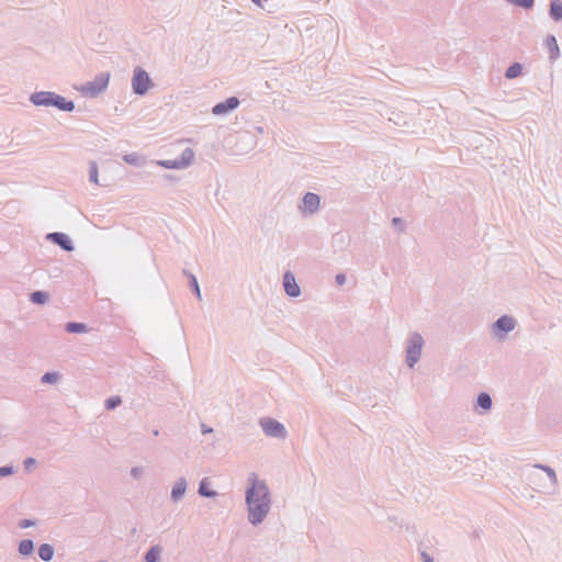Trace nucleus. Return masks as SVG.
I'll list each match as a JSON object with an SVG mask.
<instances>
[{
	"instance_id": "obj_1",
	"label": "nucleus",
	"mask_w": 562,
	"mask_h": 562,
	"mask_svg": "<svg viewBox=\"0 0 562 562\" xmlns=\"http://www.w3.org/2000/svg\"><path fill=\"white\" fill-rule=\"evenodd\" d=\"M250 488L247 491L246 501L249 509V520L256 525L266 517L270 498L266 484L258 481L255 474L249 477Z\"/></svg>"
},
{
	"instance_id": "obj_2",
	"label": "nucleus",
	"mask_w": 562,
	"mask_h": 562,
	"mask_svg": "<svg viewBox=\"0 0 562 562\" xmlns=\"http://www.w3.org/2000/svg\"><path fill=\"white\" fill-rule=\"evenodd\" d=\"M132 87L134 92L137 94L146 93L150 87V78L148 74L139 67L134 70Z\"/></svg>"
},
{
	"instance_id": "obj_3",
	"label": "nucleus",
	"mask_w": 562,
	"mask_h": 562,
	"mask_svg": "<svg viewBox=\"0 0 562 562\" xmlns=\"http://www.w3.org/2000/svg\"><path fill=\"white\" fill-rule=\"evenodd\" d=\"M109 79L110 75L108 72L101 74L94 81L85 83L80 90L87 95H97L108 87Z\"/></svg>"
},
{
	"instance_id": "obj_4",
	"label": "nucleus",
	"mask_w": 562,
	"mask_h": 562,
	"mask_svg": "<svg viewBox=\"0 0 562 562\" xmlns=\"http://www.w3.org/2000/svg\"><path fill=\"white\" fill-rule=\"evenodd\" d=\"M422 347H423L422 336L415 335L412 338L411 345L407 349V362L411 368L418 361L420 352H422Z\"/></svg>"
},
{
	"instance_id": "obj_5",
	"label": "nucleus",
	"mask_w": 562,
	"mask_h": 562,
	"mask_svg": "<svg viewBox=\"0 0 562 562\" xmlns=\"http://www.w3.org/2000/svg\"><path fill=\"white\" fill-rule=\"evenodd\" d=\"M261 426L265 432L269 436L282 437L285 434L284 427L280 423L272 419H263L261 422Z\"/></svg>"
},
{
	"instance_id": "obj_6",
	"label": "nucleus",
	"mask_w": 562,
	"mask_h": 562,
	"mask_svg": "<svg viewBox=\"0 0 562 562\" xmlns=\"http://www.w3.org/2000/svg\"><path fill=\"white\" fill-rule=\"evenodd\" d=\"M193 157H194V154H193L192 149L187 148L186 151L183 153L181 160L161 161L160 165L166 168H182V167L188 166L193 160Z\"/></svg>"
},
{
	"instance_id": "obj_7",
	"label": "nucleus",
	"mask_w": 562,
	"mask_h": 562,
	"mask_svg": "<svg viewBox=\"0 0 562 562\" xmlns=\"http://www.w3.org/2000/svg\"><path fill=\"white\" fill-rule=\"evenodd\" d=\"M283 285H284L285 292L290 296H297L300 294V288L295 281L294 276L291 272L284 273Z\"/></svg>"
},
{
	"instance_id": "obj_8",
	"label": "nucleus",
	"mask_w": 562,
	"mask_h": 562,
	"mask_svg": "<svg viewBox=\"0 0 562 562\" xmlns=\"http://www.w3.org/2000/svg\"><path fill=\"white\" fill-rule=\"evenodd\" d=\"M238 104H239L238 99L235 97H232V98H228L225 102L216 104L213 108L212 112L216 115H221V114L228 112L229 110L236 109L238 106Z\"/></svg>"
},
{
	"instance_id": "obj_9",
	"label": "nucleus",
	"mask_w": 562,
	"mask_h": 562,
	"mask_svg": "<svg viewBox=\"0 0 562 562\" xmlns=\"http://www.w3.org/2000/svg\"><path fill=\"white\" fill-rule=\"evenodd\" d=\"M319 196L314 193H306L303 199V209L310 213L315 212L319 207Z\"/></svg>"
},
{
	"instance_id": "obj_10",
	"label": "nucleus",
	"mask_w": 562,
	"mask_h": 562,
	"mask_svg": "<svg viewBox=\"0 0 562 562\" xmlns=\"http://www.w3.org/2000/svg\"><path fill=\"white\" fill-rule=\"evenodd\" d=\"M48 238L54 243L58 244L65 250H72L71 240L63 233H53L48 235Z\"/></svg>"
},
{
	"instance_id": "obj_11",
	"label": "nucleus",
	"mask_w": 562,
	"mask_h": 562,
	"mask_svg": "<svg viewBox=\"0 0 562 562\" xmlns=\"http://www.w3.org/2000/svg\"><path fill=\"white\" fill-rule=\"evenodd\" d=\"M54 97H55L54 94L48 93V92H40V93L33 94L31 97V100L33 101V103H35L37 105H47V104H52Z\"/></svg>"
},
{
	"instance_id": "obj_12",
	"label": "nucleus",
	"mask_w": 562,
	"mask_h": 562,
	"mask_svg": "<svg viewBox=\"0 0 562 562\" xmlns=\"http://www.w3.org/2000/svg\"><path fill=\"white\" fill-rule=\"evenodd\" d=\"M496 327L499 330L505 331V333L510 331L515 327V321H514V318H512L509 316H502L496 322Z\"/></svg>"
},
{
	"instance_id": "obj_13",
	"label": "nucleus",
	"mask_w": 562,
	"mask_h": 562,
	"mask_svg": "<svg viewBox=\"0 0 562 562\" xmlns=\"http://www.w3.org/2000/svg\"><path fill=\"white\" fill-rule=\"evenodd\" d=\"M546 45L549 49L550 57L555 59L559 56V46L554 36H548L546 40Z\"/></svg>"
},
{
	"instance_id": "obj_14",
	"label": "nucleus",
	"mask_w": 562,
	"mask_h": 562,
	"mask_svg": "<svg viewBox=\"0 0 562 562\" xmlns=\"http://www.w3.org/2000/svg\"><path fill=\"white\" fill-rule=\"evenodd\" d=\"M550 14L557 21L562 19V2L560 0L551 2Z\"/></svg>"
},
{
	"instance_id": "obj_15",
	"label": "nucleus",
	"mask_w": 562,
	"mask_h": 562,
	"mask_svg": "<svg viewBox=\"0 0 562 562\" xmlns=\"http://www.w3.org/2000/svg\"><path fill=\"white\" fill-rule=\"evenodd\" d=\"M52 104L66 111H71L74 109V103L71 101H66L64 98L58 95L54 97Z\"/></svg>"
},
{
	"instance_id": "obj_16",
	"label": "nucleus",
	"mask_w": 562,
	"mask_h": 562,
	"mask_svg": "<svg viewBox=\"0 0 562 562\" xmlns=\"http://www.w3.org/2000/svg\"><path fill=\"white\" fill-rule=\"evenodd\" d=\"M53 554H54V550H53V547L49 546V544H42L38 549V555L42 560L44 561H49L52 560L53 558Z\"/></svg>"
},
{
	"instance_id": "obj_17",
	"label": "nucleus",
	"mask_w": 562,
	"mask_h": 562,
	"mask_svg": "<svg viewBox=\"0 0 562 562\" xmlns=\"http://www.w3.org/2000/svg\"><path fill=\"white\" fill-rule=\"evenodd\" d=\"M477 404L484 409H490L492 406V400L488 394L481 393L477 397Z\"/></svg>"
},
{
	"instance_id": "obj_18",
	"label": "nucleus",
	"mask_w": 562,
	"mask_h": 562,
	"mask_svg": "<svg viewBox=\"0 0 562 562\" xmlns=\"http://www.w3.org/2000/svg\"><path fill=\"white\" fill-rule=\"evenodd\" d=\"M33 551V542L31 540H22L19 546V552L27 555Z\"/></svg>"
},
{
	"instance_id": "obj_19",
	"label": "nucleus",
	"mask_w": 562,
	"mask_h": 562,
	"mask_svg": "<svg viewBox=\"0 0 562 562\" xmlns=\"http://www.w3.org/2000/svg\"><path fill=\"white\" fill-rule=\"evenodd\" d=\"M520 74H521V66L519 64H514L507 69L506 77L513 79V78L518 77Z\"/></svg>"
},
{
	"instance_id": "obj_20",
	"label": "nucleus",
	"mask_w": 562,
	"mask_h": 562,
	"mask_svg": "<svg viewBox=\"0 0 562 562\" xmlns=\"http://www.w3.org/2000/svg\"><path fill=\"white\" fill-rule=\"evenodd\" d=\"M66 329L69 333H83L86 331V325L81 323H68Z\"/></svg>"
},
{
	"instance_id": "obj_21",
	"label": "nucleus",
	"mask_w": 562,
	"mask_h": 562,
	"mask_svg": "<svg viewBox=\"0 0 562 562\" xmlns=\"http://www.w3.org/2000/svg\"><path fill=\"white\" fill-rule=\"evenodd\" d=\"M159 554H160V549L158 547L151 548L145 557L146 562H156L159 558Z\"/></svg>"
},
{
	"instance_id": "obj_22",
	"label": "nucleus",
	"mask_w": 562,
	"mask_h": 562,
	"mask_svg": "<svg viewBox=\"0 0 562 562\" xmlns=\"http://www.w3.org/2000/svg\"><path fill=\"white\" fill-rule=\"evenodd\" d=\"M31 300L33 303L43 304L46 302L47 295L44 292L36 291L32 293Z\"/></svg>"
},
{
	"instance_id": "obj_23",
	"label": "nucleus",
	"mask_w": 562,
	"mask_h": 562,
	"mask_svg": "<svg viewBox=\"0 0 562 562\" xmlns=\"http://www.w3.org/2000/svg\"><path fill=\"white\" fill-rule=\"evenodd\" d=\"M199 492H200V494H201V495H203V496H214V495H215V493H214V492H212V491H210V490L207 488V484H206V482H205V481H202V482H201V484H200V488H199Z\"/></svg>"
},
{
	"instance_id": "obj_24",
	"label": "nucleus",
	"mask_w": 562,
	"mask_h": 562,
	"mask_svg": "<svg viewBox=\"0 0 562 562\" xmlns=\"http://www.w3.org/2000/svg\"><path fill=\"white\" fill-rule=\"evenodd\" d=\"M509 2L522 8H531L533 4V0H509Z\"/></svg>"
},
{
	"instance_id": "obj_25",
	"label": "nucleus",
	"mask_w": 562,
	"mask_h": 562,
	"mask_svg": "<svg viewBox=\"0 0 562 562\" xmlns=\"http://www.w3.org/2000/svg\"><path fill=\"white\" fill-rule=\"evenodd\" d=\"M57 379H58V374L55 372H52V373L44 374L42 378V381L44 383H54L57 381Z\"/></svg>"
},
{
	"instance_id": "obj_26",
	"label": "nucleus",
	"mask_w": 562,
	"mask_h": 562,
	"mask_svg": "<svg viewBox=\"0 0 562 562\" xmlns=\"http://www.w3.org/2000/svg\"><path fill=\"white\" fill-rule=\"evenodd\" d=\"M121 404V398L119 396L111 397L105 402V406L108 409H112Z\"/></svg>"
},
{
	"instance_id": "obj_27",
	"label": "nucleus",
	"mask_w": 562,
	"mask_h": 562,
	"mask_svg": "<svg viewBox=\"0 0 562 562\" xmlns=\"http://www.w3.org/2000/svg\"><path fill=\"white\" fill-rule=\"evenodd\" d=\"M184 490H186L184 484H183V483H178V484L173 487V490H172V495H173L175 497H179V496H181V495L184 493Z\"/></svg>"
},
{
	"instance_id": "obj_28",
	"label": "nucleus",
	"mask_w": 562,
	"mask_h": 562,
	"mask_svg": "<svg viewBox=\"0 0 562 562\" xmlns=\"http://www.w3.org/2000/svg\"><path fill=\"white\" fill-rule=\"evenodd\" d=\"M90 179L94 183H98V169L94 164L91 166V169H90Z\"/></svg>"
},
{
	"instance_id": "obj_29",
	"label": "nucleus",
	"mask_w": 562,
	"mask_h": 562,
	"mask_svg": "<svg viewBox=\"0 0 562 562\" xmlns=\"http://www.w3.org/2000/svg\"><path fill=\"white\" fill-rule=\"evenodd\" d=\"M192 283H193V289H194L196 295L200 297V288L198 285L196 279L194 277L192 278Z\"/></svg>"
},
{
	"instance_id": "obj_30",
	"label": "nucleus",
	"mask_w": 562,
	"mask_h": 562,
	"mask_svg": "<svg viewBox=\"0 0 562 562\" xmlns=\"http://www.w3.org/2000/svg\"><path fill=\"white\" fill-rule=\"evenodd\" d=\"M11 473V469L9 468H0V476H4Z\"/></svg>"
},
{
	"instance_id": "obj_31",
	"label": "nucleus",
	"mask_w": 562,
	"mask_h": 562,
	"mask_svg": "<svg viewBox=\"0 0 562 562\" xmlns=\"http://www.w3.org/2000/svg\"><path fill=\"white\" fill-rule=\"evenodd\" d=\"M345 280H346V277L344 274H338L336 277V281L338 282V284H344L345 283Z\"/></svg>"
},
{
	"instance_id": "obj_32",
	"label": "nucleus",
	"mask_w": 562,
	"mask_h": 562,
	"mask_svg": "<svg viewBox=\"0 0 562 562\" xmlns=\"http://www.w3.org/2000/svg\"><path fill=\"white\" fill-rule=\"evenodd\" d=\"M33 522H31L30 520H22L21 524H20V527L21 528H27L30 526H32Z\"/></svg>"
},
{
	"instance_id": "obj_33",
	"label": "nucleus",
	"mask_w": 562,
	"mask_h": 562,
	"mask_svg": "<svg viewBox=\"0 0 562 562\" xmlns=\"http://www.w3.org/2000/svg\"><path fill=\"white\" fill-rule=\"evenodd\" d=\"M34 462H35L34 459L30 458V459L25 460V467L30 468L31 465L34 464Z\"/></svg>"
},
{
	"instance_id": "obj_34",
	"label": "nucleus",
	"mask_w": 562,
	"mask_h": 562,
	"mask_svg": "<svg viewBox=\"0 0 562 562\" xmlns=\"http://www.w3.org/2000/svg\"><path fill=\"white\" fill-rule=\"evenodd\" d=\"M425 562H432L431 559L427 554H423Z\"/></svg>"
},
{
	"instance_id": "obj_35",
	"label": "nucleus",
	"mask_w": 562,
	"mask_h": 562,
	"mask_svg": "<svg viewBox=\"0 0 562 562\" xmlns=\"http://www.w3.org/2000/svg\"><path fill=\"white\" fill-rule=\"evenodd\" d=\"M263 0H252L254 3L258 4V5H261Z\"/></svg>"
},
{
	"instance_id": "obj_36",
	"label": "nucleus",
	"mask_w": 562,
	"mask_h": 562,
	"mask_svg": "<svg viewBox=\"0 0 562 562\" xmlns=\"http://www.w3.org/2000/svg\"><path fill=\"white\" fill-rule=\"evenodd\" d=\"M125 159H126V161H128V162H133V158H130V159L125 158Z\"/></svg>"
}]
</instances>
